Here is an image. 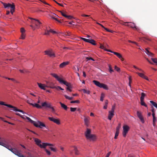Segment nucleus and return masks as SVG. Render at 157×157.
Here are the masks:
<instances>
[{"mask_svg": "<svg viewBox=\"0 0 157 157\" xmlns=\"http://www.w3.org/2000/svg\"><path fill=\"white\" fill-rule=\"evenodd\" d=\"M45 150L48 155H50L51 154L50 152L47 149H45Z\"/></svg>", "mask_w": 157, "mask_h": 157, "instance_id": "60", "label": "nucleus"}, {"mask_svg": "<svg viewBox=\"0 0 157 157\" xmlns=\"http://www.w3.org/2000/svg\"><path fill=\"white\" fill-rule=\"evenodd\" d=\"M136 73L141 77L144 78H145V76L144 74L139 72H136Z\"/></svg>", "mask_w": 157, "mask_h": 157, "instance_id": "30", "label": "nucleus"}, {"mask_svg": "<svg viewBox=\"0 0 157 157\" xmlns=\"http://www.w3.org/2000/svg\"><path fill=\"white\" fill-rule=\"evenodd\" d=\"M50 146V147H49L50 149H51V150L52 151L54 152H56V151L57 150H56V148L54 147V146Z\"/></svg>", "mask_w": 157, "mask_h": 157, "instance_id": "31", "label": "nucleus"}, {"mask_svg": "<svg viewBox=\"0 0 157 157\" xmlns=\"http://www.w3.org/2000/svg\"><path fill=\"white\" fill-rule=\"evenodd\" d=\"M46 87L54 89L55 88L56 86H54V84L52 82H46Z\"/></svg>", "mask_w": 157, "mask_h": 157, "instance_id": "11", "label": "nucleus"}, {"mask_svg": "<svg viewBox=\"0 0 157 157\" xmlns=\"http://www.w3.org/2000/svg\"><path fill=\"white\" fill-rule=\"evenodd\" d=\"M141 97L140 98V100H144V98L146 96V94H145L144 93H142L141 94Z\"/></svg>", "mask_w": 157, "mask_h": 157, "instance_id": "32", "label": "nucleus"}, {"mask_svg": "<svg viewBox=\"0 0 157 157\" xmlns=\"http://www.w3.org/2000/svg\"><path fill=\"white\" fill-rule=\"evenodd\" d=\"M93 82L95 85L100 88L101 86V84L102 83H100L98 81L96 80H93Z\"/></svg>", "mask_w": 157, "mask_h": 157, "instance_id": "22", "label": "nucleus"}, {"mask_svg": "<svg viewBox=\"0 0 157 157\" xmlns=\"http://www.w3.org/2000/svg\"><path fill=\"white\" fill-rule=\"evenodd\" d=\"M100 88H103V89L106 90H108V89L107 86L106 85L103 83L102 84Z\"/></svg>", "mask_w": 157, "mask_h": 157, "instance_id": "28", "label": "nucleus"}, {"mask_svg": "<svg viewBox=\"0 0 157 157\" xmlns=\"http://www.w3.org/2000/svg\"><path fill=\"white\" fill-rule=\"evenodd\" d=\"M30 105H32L33 107H36L38 109H41L42 108L41 106L40 105L37 103H31L30 104Z\"/></svg>", "mask_w": 157, "mask_h": 157, "instance_id": "24", "label": "nucleus"}, {"mask_svg": "<svg viewBox=\"0 0 157 157\" xmlns=\"http://www.w3.org/2000/svg\"><path fill=\"white\" fill-rule=\"evenodd\" d=\"M69 63V62H63L62 63H61L59 66V67L61 68H62L64 67L65 66H66Z\"/></svg>", "mask_w": 157, "mask_h": 157, "instance_id": "21", "label": "nucleus"}, {"mask_svg": "<svg viewBox=\"0 0 157 157\" xmlns=\"http://www.w3.org/2000/svg\"><path fill=\"white\" fill-rule=\"evenodd\" d=\"M109 72L111 73H112L113 71V70L112 69L111 66L110 65H109Z\"/></svg>", "mask_w": 157, "mask_h": 157, "instance_id": "41", "label": "nucleus"}, {"mask_svg": "<svg viewBox=\"0 0 157 157\" xmlns=\"http://www.w3.org/2000/svg\"><path fill=\"white\" fill-rule=\"evenodd\" d=\"M115 108V105H114L112 107L111 110L110 111V112H112L114 113V110Z\"/></svg>", "mask_w": 157, "mask_h": 157, "instance_id": "46", "label": "nucleus"}, {"mask_svg": "<svg viewBox=\"0 0 157 157\" xmlns=\"http://www.w3.org/2000/svg\"><path fill=\"white\" fill-rule=\"evenodd\" d=\"M133 67L135 69H137L138 70H139L141 71H142V72H143V71L141 69H140L139 68H138V67H137L135 65H133Z\"/></svg>", "mask_w": 157, "mask_h": 157, "instance_id": "56", "label": "nucleus"}, {"mask_svg": "<svg viewBox=\"0 0 157 157\" xmlns=\"http://www.w3.org/2000/svg\"><path fill=\"white\" fill-rule=\"evenodd\" d=\"M0 105H4L6 106H7L9 108H12L13 109V110L14 111L21 112L23 114L25 113L24 112H23L22 110L18 109L16 107L13 106L11 105L5 104L4 102L3 101H0Z\"/></svg>", "mask_w": 157, "mask_h": 157, "instance_id": "5", "label": "nucleus"}, {"mask_svg": "<svg viewBox=\"0 0 157 157\" xmlns=\"http://www.w3.org/2000/svg\"><path fill=\"white\" fill-rule=\"evenodd\" d=\"M34 141L36 143V144L40 146V145L41 144H40L41 142V141L38 139L35 138L34 139Z\"/></svg>", "mask_w": 157, "mask_h": 157, "instance_id": "25", "label": "nucleus"}, {"mask_svg": "<svg viewBox=\"0 0 157 157\" xmlns=\"http://www.w3.org/2000/svg\"><path fill=\"white\" fill-rule=\"evenodd\" d=\"M48 146H54V144L46 143H43L42 144L40 145V147L41 148H45L46 147Z\"/></svg>", "mask_w": 157, "mask_h": 157, "instance_id": "12", "label": "nucleus"}, {"mask_svg": "<svg viewBox=\"0 0 157 157\" xmlns=\"http://www.w3.org/2000/svg\"><path fill=\"white\" fill-rule=\"evenodd\" d=\"M141 101V105H144L146 107H147V105L145 103V102H144V100H140Z\"/></svg>", "mask_w": 157, "mask_h": 157, "instance_id": "38", "label": "nucleus"}, {"mask_svg": "<svg viewBox=\"0 0 157 157\" xmlns=\"http://www.w3.org/2000/svg\"><path fill=\"white\" fill-rule=\"evenodd\" d=\"M51 106L50 103H48L47 102H44L41 104V107H45L46 108H50Z\"/></svg>", "mask_w": 157, "mask_h": 157, "instance_id": "17", "label": "nucleus"}, {"mask_svg": "<svg viewBox=\"0 0 157 157\" xmlns=\"http://www.w3.org/2000/svg\"><path fill=\"white\" fill-rule=\"evenodd\" d=\"M59 12L64 17H66V14L64 13L62 11H59Z\"/></svg>", "mask_w": 157, "mask_h": 157, "instance_id": "58", "label": "nucleus"}, {"mask_svg": "<svg viewBox=\"0 0 157 157\" xmlns=\"http://www.w3.org/2000/svg\"><path fill=\"white\" fill-rule=\"evenodd\" d=\"M108 103V101L107 100H106L105 102V105L103 107V108L104 109H106L107 108Z\"/></svg>", "mask_w": 157, "mask_h": 157, "instance_id": "36", "label": "nucleus"}, {"mask_svg": "<svg viewBox=\"0 0 157 157\" xmlns=\"http://www.w3.org/2000/svg\"><path fill=\"white\" fill-rule=\"evenodd\" d=\"M21 35L20 39L24 40L25 38V30H21Z\"/></svg>", "mask_w": 157, "mask_h": 157, "instance_id": "18", "label": "nucleus"}, {"mask_svg": "<svg viewBox=\"0 0 157 157\" xmlns=\"http://www.w3.org/2000/svg\"><path fill=\"white\" fill-rule=\"evenodd\" d=\"M82 90L84 93L87 94H89L90 93V91L89 90H86L85 89H83Z\"/></svg>", "mask_w": 157, "mask_h": 157, "instance_id": "37", "label": "nucleus"}, {"mask_svg": "<svg viewBox=\"0 0 157 157\" xmlns=\"http://www.w3.org/2000/svg\"><path fill=\"white\" fill-rule=\"evenodd\" d=\"M29 19L32 20V24L30 25L32 28L33 29H41V23L38 20L30 17Z\"/></svg>", "mask_w": 157, "mask_h": 157, "instance_id": "2", "label": "nucleus"}, {"mask_svg": "<svg viewBox=\"0 0 157 157\" xmlns=\"http://www.w3.org/2000/svg\"><path fill=\"white\" fill-rule=\"evenodd\" d=\"M100 48H101L102 49H103L104 50H105V51H107L106 50H108L107 49H106L105 48V47L104 46H103V45H102L101 44V46H100Z\"/></svg>", "mask_w": 157, "mask_h": 157, "instance_id": "52", "label": "nucleus"}, {"mask_svg": "<svg viewBox=\"0 0 157 157\" xmlns=\"http://www.w3.org/2000/svg\"><path fill=\"white\" fill-rule=\"evenodd\" d=\"M119 132L116 131L115 136H114V139H116L118 136Z\"/></svg>", "mask_w": 157, "mask_h": 157, "instance_id": "45", "label": "nucleus"}, {"mask_svg": "<svg viewBox=\"0 0 157 157\" xmlns=\"http://www.w3.org/2000/svg\"><path fill=\"white\" fill-rule=\"evenodd\" d=\"M50 30V33H52L53 34H58V32H56L54 30Z\"/></svg>", "mask_w": 157, "mask_h": 157, "instance_id": "50", "label": "nucleus"}, {"mask_svg": "<svg viewBox=\"0 0 157 157\" xmlns=\"http://www.w3.org/2000/svg\"><path fill=\"white\" fill-rule=\"evenodd\" d=\"M66 17H65L67 18L68 19H71L73 18V17L71 15H66Z\"/></svg>", "mask_w": 157, "mask_h": 157, "instance_id": "49", "label": "nucleus"}, {"mask_svg": "<svg viewBox=\"0 0 157 157\" xmlns=\"http://www.w3.org/2000/svg\"><path fill=\"white\" fill-rule=\"evenodd\" d=\"M149 39H148L145 38H143L141 40V41L142 42H144L146 43H147V41L149 40Z\"/></svg>", "mask_w": 157, "mask_h": 157, "instance_id": "39", "label": "nucleus"}, {"mask_svg": "<svg viewBox=\"0 0 157 157\" xmlns=\"http://www.w3.org/2000/svg\"><path fill=\"white\" fill-rule=\"evenodd\" d=\"M48 119L51 121H52L58 125L60 124V120L58 118H55L53 117H49Z\"/></svg>", "mask_w": 157, "mask_h": 157, "instance_id": "9", "label": "nucleus"}, {"mask_svg": "<svg viewBox=\"0 0 157 157\" xmlns=\"http://www.w3.org/2000/svg\"><path fill=\"white\" fill-rule=\"evenodd\" d=\"M59 83L62 84L63 83L66 86H67V87H68L70 86H71V84L70 83H68L67 82L63 80L62 79L59 82Z\"/></svg>", "mask_w": 157, "mask_h": 157, "instance_id": "16", "label": "nucleus"}, {"mask_svg": "<svg viewBox=\"0 0 157 157\" xmlns=\"http://www.w3.org/2000/svg\"><path fill=\"white\" fill-rule=\"evenodd\" d=\"M139 118L140 120L142 122V123H144V121L142 116H141L140 117H139Z\"/></svg>", "mask_w": 157, "mask_h": 157, "instance_id": "44", "label": "nucleus"}, {"mask_svg": "<svg viewBox=\"0 0 157 157\" xmlns=\"http://www.w3.org/2000/svg\"><path fill=\"white\" fill-rule=\"evenodd\" d=\"M104 97H105L104 94L103 93H101V94L100 99V100L101 101H103V98H104Z\"/></svg>", "mask_w": 157, "mask_h": 157, "instance_id": "40", "label": "nucleus"}, {"mask_svg": "<svg viewBox=\"0 0 157 157\" xmlns=\"http://www.w3.org/2000/svg\"><path fill=\"white\" fill-rule=\"evenodd\" d=\"M149 49L150 48H145V52L149 56L153 57L154 54L149 51Z\"/></svg>", "mask_w": 157, "mask_h": 157, "instance_id": "14", "label": "nucleus"}, {"mask_svg": "<svg viewBox=\"0 0 157 157\" xmlns=\"http://www.w3.org/2000/svg\"><path fill=\"white\" fill-rule=\"evenodd\" d=\"M50 30H45V32L43 34L46 35H48L50 34Z\"/></svg>", "mask_w": 157, "mask_h": 157, "instance_id": "34", "label": "nucleus"}, {"mask_svg": "<svg viewBox=\"0 0 157 157\" xmlns=\"http://www.w3.org/2000/svg\"><path fill=\"white\" fill-rule=\"evenodd\" d=\"M37 84H38L39 87L41 89L45 90H46L45 87H46V85L44 84H42L41 83L37 82Z\"/></svg>", "mask_w": 157, "mask_h": 157, "instance_id": "19", "label": "nucleus"}, {"mask_svg": "<svg viewBox=\"0 0 157 157\" xmlns=\"http://www.w3.org/2000/svg\"><path fill=\"white\" fill-rule=\"evenodd\" d=\"M96 23L97 24H98V25L101 26V27H102L103 28H104L105 29V30H106V29H107V28H105L103 25H101V24H100V23H98V22H97Z\"/></svg>", "mask_w": 157, "mask_h": 157, "instance_id": "61", "label": "nucleus"}, {"mask_svg": "<svg viewBox=\"0 0 157 157\" xmlns=\"http://www.w3.org/2000/svg\"><path fill=\"white\" fill-rule=\"evenodd\" d=\"M72 88L71 86L67 88V90H69L70 92L72 91V90L71 89Z\"/></svg>", "mask_w": 157, "mask_h": 157, "instance_id": "62", "label": "nucleus"}, {"mask_svg": "<svg viewBox=\"0 0 157 157\" xmlns=\"http://www.w3.org/2000/svg\"><path fill=\"white\" fill-rule=\"evenodd\" d=\"M74 151H75V155H78L79 154V153L77 149V148L75 147H74Z\"/></svg>", "mask_w": 157, "mask_h": 157, "instance_id": "29", "label": "nucleus"}, {"mask_svg": "<svg viewBox=\"0 0 157 157\" xmlns=\"http://www.w3.org/2000/svg\"><path fill=\"white\" fill-rule=\"evenodd\" d=\"M49 108H50L52 109V112L53 113H55V109H54V108H53V107L52 106H51Z\"/></svg>", "mask_w": 157, "mask_h": 157, "instance_id": "59", "label": "nucleus"}, {"mask_svg": "<svg viewBox=\"0 0 157 157\" xmlns=\"http://www.w3.org/2000/svg\"><path fill=\"white\" fill-rule=\"evenodd\" d=\"M129 129V127L127 125H124L123 126V131L122 133L123 136L125 137L127 133L128 132Z\"/></svg>", "mask_w": 157, "mask_h": 157, "instance_id": "8", "label": "nucleus"}, {"mask_svg": "<svg viewBox=\"0 0 157 157\" xmlns=\"http://www.w3.org/2000/svg\"><path fill=\"white\" fill-rule=\"evenodd\" d=\"M26 119L31 123L33 124L36 127H39L40 128H42V126L45 127V125L40 121H38L37 123H36L35 121L32 120L29 117H26Z\"/></svg>", "mask_w": 157, "mask_h": 157, "instance_id": "4", "label": "nucleus"}, {"mask_svg": "<svg viewBox=\"0 0 157 157\" xmlns=\"http://www.w3.org/2000/svg\"><path fill=\"white\" fill-rule=\"evenodd\" d=\"M151 59L154 63L157 64V58H151Z\"/></svg>", "mask_w": 157, "mask_h": 157, "instance_id": "43", "label": "nucleus"}, {"mask_svg": "<svg viewBox=\"0 0 157 157\" xmlns=\"http://www.w3.org/2000/svg\"><path fill=\"white\" fill-rule=\"evenodd\" d=\"M114 113L109 111V114H108V119L109 120H111L112 118L114 116Z\"/></svg>", "mask_w": 157, "mask_h": 157, "instance_id": "23", "label": "nucleus"}, {"mask_svg": "<svg viewBox=\"0 0 157 157\" xmlns=\"http://www.w3.org/2000/svg\"><path fill=\"white\" fill-rule=\"evenodd\" d=\"M81 39L85 42H89L88 41L89 39H86L85 38H82V37H81Z\"/></svg>", "mask_w": 157, "mask_h": 157, "instance_id": "54", "label": "nucleus"}, {"mask_svg": "<svg viewBox=\"0 0 157 157\" xmlns=\"http://www.w3.org/2000/svg\"><path fill=\"white\" fill-rule=\"evenodd\" d=\"M11 142L9 140L3 139L2 140V142H0V145H2L14 153V152L17 149L15 148H12L10 145Z\"/></svg>", "mask_w": 157, "mask_h": 157, "instance_id": "1", "label": "nucleus"}, {"mask_svg": "<svg viewBox=\"0 0 157 157\" xmlns=\"http://www.w3.org/2000/svg\"><path fill=\"white\" fill-rule=\"evenodd\" d=\"M88 41L89 42H88V43H90L93 45H95L96 44V43H95V41L93 39H89Z\"/></svg>", "mask_w": 157, "mask_h": 157, "instance_id": "26", "label": "nucleus"}, {"mask_svg": "<svg viewBox=\"0 0 157 157\" xmlns=\"http://www.w3.org/2000/svg\"><path fill=\"white\" fill-rule=\"evenodd\" d=\"M90 120V118L89 117H84V124L85 125H86L87 127L89 126Z\"/></svg>", "mask_w": 157, "mask_h": 157, "instance_id": "10", "label": "nucleus"}, {"mask_svg": "<svg viewBox=\"0 0 157 157\" xmlns=\"http://www.w3.org/2000/svg\"><path fill=\"white\" fill-rule=\"evenodd\" d=\"M91 130L88 128H86V130L85 133V136L88 140L90 141H94L96 139V136L91 134Z\"/></svg>", "mask_w": 157, "mask_h": 157, "instance_id": "3", "label": "nucleus"}, {"mask_svg": "<svg viewBox=\"0 0 157 157\" xmlns=\"http://www.w3.org/2000/svg\"><path fill=\"white\" fill-rule=\"evenodd\" d=\"M45 54L49 56L50 57H55L54 53L51 51L46 50L44 51Z\"/></svg>", "mask_w": 157, "mask_h": 157, "instance_id": "13", "label": "nucleus"}, {"mask_svg": "<svg viewBox=\"0 0 157 157\" xmlns=\"http://www.w3.org/2000/svg\"><path fill=\"white\" fill-rule=\"evenodd\" d=\"M115 69L117 71H119L120 70V69L116 66H115Z\"/></svg>", "mask_w": 157, "mask_h": 157, "instance_id": "63", "label": "nucleus"}, {"mask_svg": "<svg viewBox=\"0 0 157 157\" xmlns=\"http://www.w3.org/2000/svg\"><path fill=\"white\" fill-rule=\"evenodd\" d=\"M76 109H77L76 108H72V107L70 108V110H71V112H75V111L76 110Z\"/></svg>", "mask_w": 157, "mask_h": 157, "instance_id": "48", "label": "nucleus"}, {"mask_svg": "<svg viewBox=\"0 0 157 157\" xmlns=\"http://www.w3.org/2000/svg\"><path fill=\"white\" fill-rule=\"evenodd\" d=\"M71 103H79L80 102L78 100L72 101L70 102Z\"/></svg>", "mask_w": 157, "mask_h": 157, "instance_id": "47", "label": "nucleus"}, {"mask_svg": "<svg viewBox=\"0 0 157 157\" xmlns=\"http://www.w3.org/2000/svg\"><path fill=\"white\" fill-rule=\"evenodd\" d=\"M120 23L125 25L129 26L132 28H135L136 29H138L135 24L133 23L128 22H125L123 21H121Z\"/></svg>", "mask_w": 157, "mask_h": 157, "instance_id": "7", "label": "nucleus"}, {"mask_svg": "<svg viewBox=\"0 0 157 157\" xmlns=\"http://www.w3.org/2000/svg\"><path fill=\"white\" fill-rule=\"evenodd\" d=\"M137 115L138 117H140L141 116H142L141 113L139 111H137Z\"/></svg>", "mask_w": 157, "mask_h": 157, "instance_id": "51", "label": "nucleus"}, {"mask_svg": "<svg viewBox=\"0 0 157 157\" xmlns=\"http://www.w3.org/2000/svg\"><path fill=\"white\" fill-rule=\"evenodd\" d=\"M20 71L21 73H24L25 72H27V71L25 70H20Z\"/></svg>", "mask_w": 157, "mask_h": 157, "instance_id": "64", "label": "nucleus"}, {"mask_svg": "<svg viewBox=\"0 0 157 157\" xmlns=\"http://www.w3.org/2000/svg\"><path fill=\"white\" fill-rule=\"evenodd\" d=\"M3 6L5 8H7V9L10 8V12L12 14L14 11L15 9V6L14 4H11L10 3L6 4L3 3Z\"/></svg>", "mask_w": 157, "mask_h": 157, "instance_id": "6", "label": "nucleus"}, {"mask_svg": "<svg viewBox=\"0 0 157 157\" xmlns=\"http://www.w3.org/2000/svg\"><path fill=\"white\" fill-rule=\"evenodd\" d=\"M106 50L107 52L113 53L114 55H116L119 58H121L122 56L120 54L117 52L112 51L110 50Z\"/></svg>", "mask_w": 157, "mask_h": 157, "instance_id": "15", "label": "nucleus"}, {"mask_svg": "<svg viewBox=\"0 0 157 157\" xmlns=\"http://www.w3.org/2000/svg\"><path fill=\"white\" fill-rule=\"evenodd\" d=\"M150 102L153 106L157 108V104L156 102L152 101H150Z\"/></svg>", "mask_w": 157, "mask_h": 157, "instance_id": "33", "label": "nucleus"}, {"mask_svg": "<svg viewBox=\"0 0 157 157\" xmlns=\"http://www.w3.org/2000/svg\"><path fill=\"white\" fill-rule=\"evenodd\" d=\"M86 59H87V60H91L93 61H94V59L92 57H86Z\"/></svg>", "mask_w": 157, "mask_h": 157, "instance_id": "55", "label": "nucleus"}, {"mask_svg": "<svg viewBox=\"0 0 157 157\" xmlns=\"http://www.w3.org/2000/svg\"><path fill=\"white\" fill-rule=\"evenodd\" d=\"M3 77L5 78L6 79H8L9 80H11L12 81H13V82H17L15 80V79H14L13 78H9L7 77Z\"/></svg>", "mask_w": 157, "mask_h": 157, "instance_id": "35", "label": "nucleus"}, {"mask_svg": "<svg viewBox=\"0 0 157 157\" xmlns=\"http://www.w3.org/2000/svg\"><path fill=\"white\" fill-rule=\"evenodd\" d=\"M51 75L55 78L59 82H60V81L62 79V78H60L57 75V74H55V73H52L51 74Z\"/></svg>", "mask_w": 157, "mask_h": 157, "instance_id": "20", "label": "nucleus"}, {"mask_svg": "<svg viewBox=\"0 0 157 157\" xmlns=\"http://www.w3.org/2000/svg\"><path fill=\"white\" fill-rule=\"evenodd\" d=\"M121 128V125L120 124H119L118 126L116 128V131L119 132L120 129Z\"/></svg>", "mask_w": 157, "mask_h": 157, "instance_id": "42", "label": "nucleus"}, {"mask_svg": "<svg viewBox=\"0 0 157 157\" xmlns=\"http://www.w3.org/2000/svg\"><path fill=\"white\" fill-rule=\"evenodd\" d=\"M59 103L60 104L61 107L64 109L65 110H67V106L65 105L64 104L62 103L61 102H59Z\"/></svg>", "mask_w": 157, "mask_h": 157, "instance_id": "27", "label": "nucleus"}, {"mask_svg": "<svg viewBox=\"0 0 157 157\" xmlns=\"http://www.w3.org/2000/svg\"><path fill=\"white\" fill-rule=\"evenodd\" d=\"M129 85L130 86H131L130 84L132 82L131 77V76H129Z\"/></svg>", "mask_w": 157, "mask_h": 157, "instance_id": "57", "label": "nucleus"}, {"mask_svg": "<svg viewBox=\"0 0 157 157\" xmlns=\"http://www.w3.org/2000/svg\"><path fill=\"white\" fill-rule=\"evenodd\" d=\"M25 153L26 154L28 155V157H32L31 154L29 152H25Z\"/></svg>", "mask_w": 157, "mask_h": 157, "instance_id": "53", "label": "nucleus"}]
</instances>
